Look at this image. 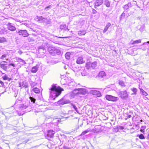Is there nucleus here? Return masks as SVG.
I'll return each mask as SVG.
<instances>
[{"instance_id":"f257e3e1","label":"nucleus","mask_w":149,"mask_h":149,"mask_svg":"<svg viewBox=\"0 0 149 149\" xmlns=\"http://www.w3.org/2000/svg\"><path fill=\"white\" fill-rule=\"evenodd\" d=\"M50 90V98L51 100H54L56 97L61 94V91H63V89L59 86L57 87L52 85Z\"/></svg>"},{"instance_id":"f03ea898","label":"nucleus","mask_w":149,"mask_h":149,"mask_svg":"<svg viewBox=\"0 0 149 149\" xmlns=\"http://www.w3.org/2000/svg\"><path fill=\"white\" fill-rule=\"evenodd\" d=\"M105 98L107 100L113 102H116L119 99V98L117 97L108 95H106Z\"/></svg>"},{"instance_id":"7ed1b4c3","label":"nucleus","mask_w":149,"mask_h":149,"mask_svg":"<svg viewBox=\"0 0 149 149\" xmlns=\"http://www.w3.org/2000/svg\"><path fill=\"white\" fill-rule=\"evenodd\" d=\"M119 95L123 99H126L128 97V94L126 91H121L119 93Z\"/></svg>"},{"instance_id":"20e7f679","label":"nucleus","mask_w":149,"mask_h":149,"mask_svg":"<svg viewBox=\"0 0 149 149\" xmlns=\"http://www.w3.org/2000/svg\"><path fill=\"white\" fill-rule=\"evenodd\" d=\"M20 35H22L24 37H27L29 35V33L26 30H20L18 32Z\"/></svg>"},{"instance_id":"39448f33","label":"nucleus","mask_w":149,"mask_h":149,"mask_svg":"<svg viewBox=\"0 0 149 149\" xmlns=\"http://www.w3.org/2000/svg\"><path fill=\"white\" fill-rule=\"evenodd\" d=\"M90 93L93 95H96L97 97H100L102 96L101 93L97 90H93L90 91Z\"/></svg>"},{"instance_id":"423d86ee","label":"nucleus","mask_w":149,"mask_h":149,"mask_svg":"<svg viewBox=\"0 0 149 149\" xmlns=\"http://www.w3.org/2000/svg\"><path fill=\"white\" fill-rule=\"evenodd\" d=\"M103 2V0H96L94 4L95 8H97L96 6H99L101 5Z\"/></svg>"},{"instance_id":"0eeeda50","label":"nucleus","mask_w":149,"mask_h":149,"mask_svg":"<svg viewBox=\"0 0 149 149\" xmlns=\"http://www.w3.org/2000/svg\"><path fill=\"white\" fill-rule=\"evenodd\" d=\"M85 62V61L84 60L82 56L79 57L77 58L76 60L77 63L79 64L84 63Z\"/></svg>"},{"instance_id":"6e6552de","label":"nucleus","mask_w":149,"mask_h":149,"mask_svg":"<svg viewBox=\"0 0 149 149\" xmlns=\"http://www.w3.org/2000/svg\"><path fill=\"white\" fill-rule=\"evenodd\" d=\"M8 29L11 31H13L16 30L15 27L12 24L8 23L7 24Z\"/></svg>"},{"instance_id":"1a4fd4ad","label":"nucleus","mask_w":149,"mask_h":149,"mask_svg":"<svg viewBox=\"0 0 149 149\" xmlns=\"http://www.w3.org/2000/svg\"><path fill=\"white\" fill-rule=\"evenodd\" d=\"M19 86L22 88V86L23 87L25 88H27L28 86V84L25 81H23L22 82H19Z\"/></svg>"},{"instance_id":"9d476101","label":"nucleus","mask_w":149,"mask_h":149,"mask_svg":"<svg viewBox=\"0 0 149 149\" xmlns=\"http://www.w3.org/2000/svg\"><path fill=\"white\" fill-rule=\"evenodd\" d=\"M75 85V82L73 81L72 79H71V81L70 83L67 85V88L72 89L73 86Z\"/></svg>"},{"instance_id":"9b49d317","label":"nucleus","mask_w":149,"mask_h":149,"mask_svg":"<svg viewBox=\"0 0 149 149\" xmlns=\"http://www.w3.org/2000/svg\"><path fill=\"white\" fill-rule=\"evenodd\" d=\"M55 133V132L54 131L52 130H50L48 131L47 135L50 138H52L53 137Z\"/></svg>"},{"instance_id":"f8f14e48","label":"nucleus","mask_w":149,"mask_h":149,"mask_svg":"<svg viewBox=\"0 0 149 149\" xmlns=\"http://www.w3.org/2000/svg\"><path fill=\"white\" fill-rule=\"evenodd\" d=\"M38 20L41 22H46L47 20V19L42 16L38 17Z\"/></svg>"},{"instance_id":"ddd939ff","label":"nucleus","mask_w":149,"mask_h":149,"mask_svg":"<svg viewBox=\"0 0 149 149\" xmlns=\"http://www.w3.org/2000/svg\"><path fill=\"white\" fill-rule=\"evenodd\" d=\"M48 50L49 53L53 55L54 50H55V47L52 46H50L48 48Z\"/></svg>"},{"instance_id":"4468645a","label":"nucleus","mask_w":149,"mask_h":149,"mask_svg":"<svg viewBox=\"0 0 149 149\" xmlns=\"http://www.w3.org/2000/svg\"><path fill=\"white\" fill-rule=\"evenodd\" d=\"M106 76V74L104 72L102 71L100 72L98 75V77L99 78H104Z\"/></svg>"},{"instance_id":"2eb2a0df","label":"nucleus","mask_w":149,"mask_h":149,"mask_svg":"<svg viewBox=\"0 0 149 149\" xmlns=\"http://www.w3.org/2000/svg\"><path fill=\"white\" fill-rule=\"evenodd\" d=\"M58 102L59 104H64L70 103V101L68 100H62L59 101Z\"/></svg>"},{"instance_id":"dca6fc26","label":"nucleus","mask_w":149,"mask_h":149,"mask_svg":"<svg viewBox=\"0 0 149 149\" xmlns=\"http://www.w3.org/2000/svg\"><path fill=\"white\" fill-rule=\"evenodd\" d=\"M79 94L85 95L86 93V89L84 88H79Z\"/></svg>"},{"instance_id":"f3484780","label":"nucleus","mask_w":149,"mask_h":149,"mask_svg":"<svg viewBox=\"0 0 149 149\" xmlns=\"http://www.w3.org/2000/svg\"><path fill=\"white\" fill-rule=\"evenodd\" d=\"M17 61L18 62H19L22 65H23L24 64H26V63L25 61L20 58H17Z\"/></svg>"},{"instance_id":"a211bd4d","label":"nucleus","mask_w":149,"mask_h":149,"mask_svg":"<svg viewBox=\"0 0 149 149\" xmlns=\"http://www.w3.org/2000/svg\"><path fill=\"white\" fill-rule=\"evenodd\" d=\"M132 7V4L131 3H128L127 4L124 6L123 8L125 10H127L130 8Z\"/></svg>"},{"instance_id":"6ab92c4d","label":"nucleus","mask_w":149,"mask_h":149,"mask_svg":"<svg viewBox=\"0 0 149 149\" xmlns=\"http://www.w3.org/2000/svg\"><path fill=\"white\" fill-rule=\"evenodd\" d=\"M28 107V106L24 105V104H20L19 106V110H23L26 109Z\"/></svg>"},{"instance_id":"aec40b11","label":"nucleus","mask_w":149,"mask_h":149,"mask_svg":"<svg viewBox=\"0 0 149 149\" xmlns=\"http://www.w3.org/2000/svg\"><path fill=\"white\" fill-rule=\"evenodd\" d=\"M38 68V65H36L35 66L33 67L32 68L31 72L32 73H35L37 72Z\"/></svg>"},{"instance_id":"412c9836","label":"nucleus","mask_w":149,"mask_h":149,"mask_svg":"<svg viewBox=\"0 0 149 149\" xmlns=\"http://www.w3.org/2000/svg\"><path fill=\"white\" fill-rule=\"evenodd\" d=\"M60 28L61 30H66L68 29V31L69 30V29H68L66 24H63L60 25Z\"/></svg>"},{"instance_id":"4be33fe9","label":"nucleus","mask_w":149,"mask_h":149,"mask_svg":"<svg viewBox=\"0 0 149 149\" xmlns=\"http://www.w3.org/2000/svg\"><path fill=\"white\" fill-rule=\"evenodd\" d=\"M111 24L110 23L108 22L107 23V24L105 28L104 29L103 33H105L107 31L109 27L111 26Z\"/></svg>"},{"instance_id":"5701e85b","label":"nucleus","mask_w":149,"mask_h":149,"mask_svg":"<svg viewBox=\"0 0 149 149\" xmlns=\"http://www.w3.org/2000/svg\"><path fill=\"white\" fill-rule=\"evenodd\" d=\"M55 50H54L53 55H55L56 54L59 55L60 54L61 52L60 50L55 47Z\"/></svg>"},{"instance_id":"b1692460","label":"nucleus","mask_w":149,"mask_h":149,"mask_svg":"<svg viewBox=\"0 0 149 149\" xmlns=\"http://www.w3.org/2000/svg\"><path fill=\"white\" fill-rule=\"evenodd\" d=\"M6 64L2 63V62H1L0 63L1 68L5 71H6L7 69V67L6 66Z\"/></svg>"},{"instance_id":"393cba45","label":"nucleus","mask_w":149,"mask_h":149,"mask_svg":"<svg viewBox=\"0 0 149 149\" xmlns=\"http://www.w3.org/2000/svg\"><path fill=\"white\" fill-rule=\"evenodd\" d=\"M7 42L6 38L3 37H0V43H3Z\"/></svg>"},{"instance_id":"a878e982","label":"nucleus","mask_w":149,"mask_h":149,"mask_svg":"<svg viewBox=\"0 0 149 149\" xmlns=\"http://www.w3.org/2000/svg\"><path fill=\"white\" fill-rule=\"evenodd\" d=\"M88 70L84 69L81 72V74L82 76L87 75L88 74Z\"/></svg>"},{"instance_id":"bb28decb","label":"nucleus","mask_w":149,"mask_h":149,"mask_svg":"<svg viewBox=\"0 0 149 149\" xmlns=\"http://www.w3.org/2000/svg\"><path fill=\"white\" fill-rule=\"evenodd\" d=\"M86 33L85 30H81L78 32V35L79 36L84 35Z\"/></svg>"},{"instance_id":"cd10ccee","label":"nucleus","mask_w":149,"mask_h":149,"mask_svg":"<svg viewBox=\"0 0 149 149\" xmlns=\"http://www.w3.org/2000/svg\"><path fill=\"white\" fill-rule=\"evenodd\" d=\"M97 62L95 61L93 63H91V67L93 69H95L97 66Z\"/></svg>"},{"instance_id":"c85d7f7f","label":"nucleus","mask_w":149,"mask_h":149,"mask_svg":"<svg viewBox=\"0 0 149 149\" xmlns=\"http://www.w3.org/2000/svg\"><path fill=\"white\" fill-rule=\"evenodd\" d=\"M71 53L70 52H68L66 53L65 55V58L66 59H70V58Z\"/></svg>"},{"instance_id":"c756f323","label":"nucleus","mask_w":149,"mask_h":149,"mask_svg":"<svg viewBox=\"0 0 149 149\" xmlns=\"http://www.w3.org/2000/svg\"><path fill=\"white\" fill-rule=\"evenodd\" d=\"M72 93L75 95L77 94H79V88L76 89L74 90L73 91Z\"/></svg>"},{"instance_id":"7c9ffc66","label":"nucleus","mask_w":149,"mask_h":149,"mask_svg":"<svg viewBox=\"0 0 149 149\" xmlns=\"http://www.w3.org/2000/svg\"><path fill=\"white\" fill-rule=\"evenodd\" d=\"M141 92L142 95H144L145 96H147L148 95V93L145 91L143 89L139 88Z\"/></svg>"},{"instance_id":"2f4dec72","label":"nucleus","mask_w":149,"mask_h":149,"mask_svg":"<svg viewBox=\"0 0 149 149\" xmlns=\"http://www.w3.org/2000/svg\"><path fill=\"white\" fill-rule=\"evenodd\" d=\"M32 91L36 93H38L40 92L39 89L37 88H33L32 89Z\"/></svg>"},{"instance_id":"473e14b6","label":"nucleus","mask_w":149,"mask_h":149,"mask_svg":"<svg viewBox=\"0 0 149 149\" xmlns=\"http://www.w3.org/2000/svg\"><path fill=\"white\" fill-rule=\"evenodd\" d=\"M146 128V127L145 126H141L140 129V131L142 133H144L145 132V130Z\"/></svg>"},{"instance_id":"72a5a7b5","label":"nucleus","mask_w":149,"mask_h":149,"mask_svg":"<svg viewBox=\"0 0 149 149\" xmlns=\"http://www.w3.org/2000/svg\"><path fill=\"white\" fill-rule=\"evenodd\" d=\"M137 136L139 137V138L141 139H145V137L143 134H138L137 135Z\"/></svg>"},{"instance_id":"f704fd0d","label":"nucleus","mask_w":149,"mask_h":149,"mask_svg":"<svg viewBox=\"0 0 149 149\" xmlns=\"http://www.w3.org/2000/svg\"><path fill=\"white\" fill-rule=\"evenodd\" d=\"M91 131V130L89 129H88L84 131L82 133H81V135H83L86 134V133L90 132Z\"/></svg>"},{"instance_id":"c9c22d12","label":"nucleus","mask_w":149,"mask_h":149,"mask_svg":"<svg viewBox=\"0 0 149 149\" xmlns=\"http://www.w3.org/2000/svg\"><path fill=\"white\" fill-rule=\"evenodd\" d=\"M30 84L32 88L34 87L35 86H36L37 84V83L33 81H31L30 82Z\"/></svg>"},{"instance_id":"e433bc0d","label":"nucleus","mask_w":149,"mask_h":149,"mask_svg":"<svg viewBox=\"0 0 149 149\" xmlns=\"http://www.w3.org/2000/svg\"><path fill=\"white\" fill-rule=\"evenodd\" d=\"M141 40L139 39L137 40L134 41L132 43V44H138L139 43H141Z\"/></svg>"},{"instance_id":"4c0bfd02","label":"nucleus","mask_w":149,"mask_h":149,"mask_svg":"<svg viewBox=\"0 0 149 149\" xmlns=\"http://www.w3.org/2000/svg\"><path fill=\"white\" fill-rule=\"evenodd\" d=\"M104 4L107 7H109L110 6V3L109 1L108 0L106 1H105Z\"/></svg>"},{"instance_id":"58836bf2","label":"nucleus","mask_w":149,"mask_h":149,"mask_svg":"<svg viewBox=\"0 0 149 149\" xmlns=\"http://www.w3.org/2000/svg\"><path fill=\"white\" fill-rule=\"evenodd\" d=\"M86 66L87 69H89L91 67V62H89L87 63L86 64Z\"/></svg>"},{"instance_id":"ea45409f","label":"nucleus","mask_w":149,"mask_h":149,"mask_svg":"<svg viewBox=\"0 0 149 149\" xmlns=\"http://www.w3.org/2000/svg\"><path fill=\"white\" fill-rule=\"evenodd\" d=\"M125 13L123 12V13L120 17V20H122L124 18L125 16Z\"/></svg>"},{"instance_id":"a19ab883","label":"nucleus","mask_w":149,"mask_h":149,"mask_svg":"<svg viewBox=\"0 0 149 149\" xmlns=\"http://www.w3.org/2000/svg\"><path fill=\"white\" fill-rule=\"evenodd\" d=\"M71 79L70 78H66L65 80L66 81L67 84H68L70 83V82L71 81Z\"/></svg>"},{"instance_id":"79ce46f5","label":"nucleus","mask_w":149,"mask_h":149,"mask_svg":"<svg viewBox=\"0 0 149 149\" xmlns=\"http://www.w3.org/2000/svg\"><path fill=\"white\" fill-rule=\"evenodd\" d=\"M119 85L122 87L125 86V85L124 82L122 81H119Z\"/></svg>"},{"instance_id":"37998d69","label":"nucleus","mask_w":149,"mask_h":149,"mask_svg":"<svg viewBox=\"0 0 149 149\" xmlns=\"http://www.w3.org/2000/svg\"><path fill=\"white\" fill-rule=\"evenodd\" d=\"M131 90L134 93V94L135 95L136 94V93L137 91V89L135 88H131Z\"/></svg>"},{"instance_id":"c03bdc74","label":"nucleus","mask_w":149,"mask_h":149,"mask_svg":"<svg viewBox=\"0 0 149 149\" xmlns=\"http://www.w3.org/2000/svg\"><path fill=\"white\" fill-rule=\"evenodd\" d=\"M71 105L72 106L74 109L78 113H79V111L77 110V107L75 105L73 104H71Z\"/></svg>"},{"instance_id":"a18cd8bd","label":"nucleus","mask_w":149,"mask_h":149,"mask_svg":"<svg viewBox=\"0 0 149 149\" xmlns=\"http://www.w3.org/2000/svg\"><path fill=\"white\" fill-rule=\"evenodd\" d=\"M27 40L29 42H33L35 41L34 39L30 37L28 38Z\"/></svg>"},{"instance_id":"49530a36","label":"nucleus","mask_w":149,"mask_h":149,"mask_svg":"<svg viewBox=\"0 0 149 149\" xmlns=\"http://www.w3.org/2000/svg\"><path fill=\"white\" fill-rule=\"evenodd\" d=\"M92 132L94 133H97L98 132V131L95 128L94 129H93L92 130H91L90 132Z\"/></svg>"},{"instance_id":"de8ad7c7","label":"nucleus","mask_w":149,"mask_h":149,"mask_svg":"<svg viewBox=\"0 0 149 149\" xmlns=\"http://www.w3.org/2000/svg\"><path fill=\"white\" fill-rule=\"evenodd\" d=\"M30 99L31 101L33 103H34L36 101V99L33 97H30Z\"/></svg>"},{"instance_id":"09e8293b","label":"nucleus","mask_w":149,"mask_h":149,"mask_svg":"<svg viewBox=\"0 0 149 149\" xmlns=\"http://www.w3.org/2000/svg\"><path fill=\"white\" fill-rule=\"evenodd\" d=\"M2 78L3 79L5 80H7L8 79V76L6 74H5L4 76H3Z\"/></svg>"},{"instance_id":"8fccbe9b","label":"nucleus","mask_w":149,"mask_h":149,"mask_svg":"<svg viewBox=\"0 0 149 149\" xmlns=\"http://www.w3.org/2000/svg\"><path fill=\"white\" fill-rule=\"evenodd\" d=\"M92 13L94 14H95L97 12V11L94 9H92Z\"/></svg>"},{"instance_id":"3c124183","label":"nucleus","mask_w":149,"mask_h":149,"mask_svg":"<svg viewBox=\"0 0 149 149\" xmlns=\"http://www.w3.org/2000/svg\"><path fill=\"white\" fill-rule=\"evenodd\" d=\"M51 8V6L49 5L48 6L46 7L45 8V10H47L48 9H50Z\"/></svg>"},{"instance_id":"603ef678","label":"nucleus","mask_w":149,"mask_h":149,"mask_svg":"<svg viewBox=\"0 0 149 149\" xmlns=\"http://www.w3.org/2000/svg\"><path fill=\"white\" fill-rule=\"evenodd\" d=\"M6 56L7 55L6 54H3L1 57L0 58L2 59H3L4 58H5Z\"/></svg>"},{"instance_id":"864d4df0","label":"nucleus","mask_w":149,"mask_h":149,"mask_svg":"<svg viewBox=\"0 0 149 149\" xmlns=\"http://www.w3.org/2000/svg\"><path fill=\"white\" fill-rule=\"evenodd\" d=\"M45 49V47L42 46H40L38 47V49L39 50L40 49H42L43 50H44Z\"/></svg>"},{"instance_id":"5fc2aeb1","label":"nucleus","mask_w":149,"mask_h":149,"mask_svg":"<svg viewBox=\"0 0 149 149\" xmlns=\"http://www.w3.org/2000/svg\"><path fill=\"white\" fill-rule=\"evenodd\" d=\"M8 65H11L13 66V67H15V64L14 63H10Z\"/></svg>"},{"instance_id":"6e6d98bb","label":"nucleus","mask_w":149,"mask_h":149,"mask_svg":"<svg viewBox=\"0 0 149 149\" xmlns=\"http://www.w3.org/2000/svg\"><path fill=\"white\" fill-rule=\"evenodd\" d=\"M118 129H120V130H123L124 129V127H123V126H119L118 127Z\"/></svg>"},{"instance_id":"4d7b16f0","label":"nucleus","mask_w":149,"mask_h":149,"mask_svg":"<svg viewBox=\"0 0 149 149\" xmlns=\"http://www.w3.org/2000/svg\"><path fill=\"white\" fill-rule=\"evenodd\" d=\"M0 84H1L2 86H4L3 82L1 80H0Z\"/></svg>"},{"instance_id":"13d9d810","label":"nucleus","mask_w":149,"mask_h":149,"mask_svg":"<svg viewBox=\"0 0 149 149\" xmlns=\"http://www.w3.org/2000/svg\"><path fill=\"white\" fill-rule=\"evenodd\" d=\"M18 114L19 115L21 116V115H23L24 113L23 112H22L20 113H18Z\"/></svg>"},{"instance_id":"bf43d9fd","label":"nucleus","mask_w":149,"mask_h":149,"mask_svg":"<svg viewBox=\"0 0 149 149\" xmlns=\"http://www.w3.org/2000/svg\"><path fill=\"white\" fill-rule=\"evenodd\" d=\"M18 53L20 54H22V52L21 51L19 50L18 51Z\"/></svg>"},{"instance_id":"052dcab7","label":"nucleus","mask_w":149,"mask_h":149,"mask_svg":"<svg viewBox=\"0 0 149 149\" xmlns=\"http://www.w3.org/2000/svg\"><path fill=\"white\" fill-rule=\"evenodd\" d=\"M131 115H128L127 118H131Z\"/></svg>"},{"instance_id":"680f3d73","label":"nucleus","mask_w":149,"mask_h":149,"mask_svg":"<svg viewBox=\"0 0 149 149\" xmlns=\"http://www.w3.org/2000/svg\"><path fill=\"white\" fill-rule=\"evenodd\" d=\"M64 149H70L68 147H64Z\"/></svg>"},{"instance_id":"e2e57ef3","label":"nucleus","mask_w":149,"mask_h":149,"mask_svg":"<svg viewBox=\"0 0 149 149\" xmlns=\"http://www.w3.org/2000/svg\"><path fill=\"white\" fill-rule=\"evenodd\" d=\"M147 139L148 140H149V133L148 134Z\"/></svg>"},{"instance_id":"0e129e2a","label":"nucleus","mask_w":149,"mask_h":149,"mask_svg":"<svg viewBox=\"0 0 149 149\" xmlns=\"http://www.w3.org/2000/svg\"><path fill=\"white\" fill-rule=\"evenodd\" d=\"M29 141V140H27V141H24V143H26L28 141Z\"/></svg>"},{"instance_id":"69168bd1","label":"nucleus","mask_w":149,"mask_h":149,"mask_svg":"<svg viewBox=\"0 0 149 149\" xmlns=\"http://www.w3.org/2000/svg\"><path fill=\"white\" fill-rule=\"evenodd\" d=\"M141 48H134V49L135 50H137V49H141Z\"/></svg>"},{"instance_id":"338daca9","label":"nucleus","mask_w":149,"mask_h":149,"mask_svg":"<svg viewBox=\"0 0 149 149\" xmlns=\"http://www.w3.org/2000/svg\"><path fill=\"white\" fill-rule=\"evenodd\" d=\"M2 62V63H6V61H3V62Z\"/></svg>"},{"instance_id":"774afa93","label":"nucleus","mask_w":149,"mask_h":149,"mask_svg":"<svg viewBox=\"0 0 149 149\" xmlns=\"http://www.w3.org/2000/svg\"><path fill=\"white\" fill-rule=\"evenodd\" d=\"M134 93L133 92V93L132 94V95H135V94H134Z\"/></svg>"}]
</instances>
